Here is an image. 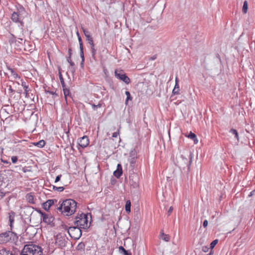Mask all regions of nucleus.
Segmentation results:
<instances>
[{
    "label": "nucleus",
    "mask_w": 255,
    "mask_h": 255,
    "mask_svg": "<svg viewBox=\"0 0 255 255\" xmlns=\"http://www.w3.org/2000/svg\"><path fill=\"white\" fill-rule=\"evenodd\" d=\"M77 203L73 199H68L64 201L57 209L66 216H71L76 211Z\"/></svg>",
    "instance_id": "1"
},
{
    "label": "nucleus",
    "mask_w": 255,
    "mask_h": 255,
    "mask_svg": "<svg viewBox=\"0 0 255 255\" xmlns=\"http://www.w3.org/2000/svg\"><path fill=\"white\" fill-rule=\"evenodd\" d=\"M20 255H42V250L41 247L37 245H26L21 251Z\"/></svg>",
    "instance_id": "2"
},
{
    "label": "nucleus",
    "mask_w": 255,
    "mask_h": 255,
    "mask_svg": "<svg viewBox=\"0 0 255 255\" xmlns=\"http://www.w3.org/2000/svg\"><path fill=\"white\" fill-rule=\"evenodd\" d=\"M193 154L191 152H187L184 154L181 155L180 158L177 161V166L180 168H184L185 166H188V169L192 162Z\"/></svg>",
    "instance_id": "3"
},
{
    "label": "nucleus",
    "mask_w": 255,
    "mask_h": 255,
    "mask_svg": "<svg viewBox=\"0 0 255 255\" xmlns=\"http://www.w3.org/2000/svg\"><path fill=\"white\" fill-rule=\"evenodd\" d=\"M17 239V235L11 231H6L0 234V244H5L9 242H15Z\"/></svg>",
    "instance_id": "4"
},
{
    "label": "nucleus",
    "mask_w": 255,
    "mask_h": 255,
    "mask_svg": "<svg viewBox=\"0 0 255 255\" xmlns=\"http://www.w3.org/2000/svg\"><path fill=\"white\" fill-rule=\"evenodd\" d=\"M74 224L81 229H88L90 225L88 223L87 215L82 213L75 218Z\"/></svg>",
    "instance_id": "5"
},
{
    "label": "nucleus",
    "mask_w": 255,
    "mask_h": 255,
    "mask_svg": "<svg viewBox=\"0 0 255 255\" xmlns=\"http://www.w3.org/2000/svg\"><path fill=\"white\" fill-rule=\"evenodd\" d=\"M68 233L69 236L75 240L79 239L82 235L81 228L77 227H70L68 229Z\"/></svg>",
    "instance_id": "6"
},
{
    "label": "nucleus",
    "mask_w": 255,
    "mask_h": 255,
    "mask_svg": "<svg viewBox=\"0 0 255 255\" xmlns=\"http://www.w3.org/2000/svg\"><path fill=\"white\" fill-rule=\"evenodd\" d=\"M41 214V219L43 222L50 226H54V219L52 216L42 212L41 210L38 211Z\"/></svg>",
    "instance_id": "7"
},
{
    "label": "nucleus",
    "mask_w": 255,
    "mask_h": 255,
    "mask_svg": "<svg viewBox=\"0 0 255 255\" xmlns=\"http://www.w3.org/2000/svg\"><path fill=\"white\" fill-rule=\"evenodd\" d=\"M115 75L117 79L123 81L127 84H128L130 82V79L122 70H116L115 71Z\"/></svg>",
    "instance_id": "8"
},
{
    "label": "nucleus",
    "mask_w": 255,
    "mask_h": 255,
    "mask_svg": "<svg viewBox=\"0 0 255 255\" xmlns=\"http://www.w3.org/2000/svg\"><path fill=\"white\" fill-rule=\"evenodd\" d=\"M67 240L66 236L59 234L56 236L55 243L59 247L63 248L66 246Z\"/></svg>",
    "instance_id": "9"
},
{
    "label": "nucleus",
    "mask_w": 255,
    "mask_h": 255,
    "mask_svg": "<svg viewBox=\"0 0 255 255\" xmlns=\"http://www.w3.org/2000/svg\"><path fill=\"white\" fill-rule=\"evenodd\" d=\"M89 144V140L88 136H83L78 139V144L82 148L87 147Z\"/></svg>",
    "instance_id": "10"
},
{
    "label": "nucleus",
    "mask_w": 255,
    "mask_h": 255,
    "mask_svg": "<svg viewBox=\"0 0 255 255\" xmlns=\"http://www.w3.org/2000/svg\"><path fill=\"white\" fill-rule=\"evenodd\" d=\"M5 173V171H0V187L5 186L8 181L7 175Z\"/></svg>",
    "instance_id": "11"
},
{
    "label": "nucleus",
    "mask_w": 255,
    "mask_h": 255,
    "mask_svg": "<svg viewBox=\"0 0 255 255\" xmlns=\"http://www.w3.org/2000/svg\"><path fill=\"white\" fill-rule=\"evenodd\" d=\"M11 19L14 22H19L22 26L23 24V22L20 20L19 12H13L11 14Z\"/></svg>",
    "instance_id": "12"
},
{
    "label": "nucleus",
    "mask_w": 255,
    "mask_h": 255,
    "mask_svg": "<svg viewBox=\"0 0 255 255\" xmlns=\"http://www.w3.org/2000/svg\"><path fill=\"white\" fill-rule=\"evenodd\" d=\"M54 200L53 199L48 200L46 202L43 203V208L46 211H48L50 208L54 204Z\"/></svg>",
    "instance_id": "13"
},
{
    "label": "nucleus",
    "mask_w": 255,
    "mask_h": 255,
    "mask_svg": "<svg viewBox=\"0 0 255 255\" xmlns=\"http://www.w3.org/2000/svg\"><path fill=\"white\" fill-rule=\"evenodd\" d=\"M122 172V167L121 164H118L117 170L114 172V175L118 178L121 176Z\"/></svg>",
    "instance_id": "14"
},
{
    "label": "nucleus",
    "mask_w": 255,
    "mask_h": 255,
    "mask_svg": "<svg viewBox=\"0 0 255 255\" xmlns=\"http://www.w3.org/2000/svg\"><path fill=\"white\" fill-rule=\"evenodd\" d=\"M26 200L30 203L34 204V196L32 194V193H28L26 195Z\"/></svg>",
    "instance_id": "15"
},
{
    "label": "nucleus",
    "mask_w": 255,
    "mask_h": 255,
    "mask_svg": "<svg viewBox=\"0 0 255 255\" xmlns=\"http://www.w3.org/2000/svg\"><path fill=\"white\" fill-rule=\"evenodd\" d=\"M160 238L164 241L168 242L170 240V237L169 235L165 234L162 231L160 233Z\"/></svg>",
    "instance_id": "16"
},
{
    "label": "nucleus",
    "mask_w": 255,
    "mask_h": 255,
    "mask_svg": "<svg viewBox=\"0 0 255 255\" xmlns=\"http://www.w3.org/2000/svg\"><path fill=\"white\" fill-rule=\"evenodd\" d=\"M8 70L10 72L11 76L13 77L14 79H16L18 78H19L18 74L16 73V72L13 69L8 67Z\"/></svg>",
    "instance_id": "17"
},
{
    "label": "nucleus",
    "mask_w": 255,
    "mask_h": 255,
    "mask_svg": "<svg viewBox=\"0 0 255 255\" xmlns=\"http://www.w3.org/2000/svg\"><path fill=\"white\" fill-rule=\"evenodd\" d=\"M33 144L34 145L37 146L38 147L42 148L45 145V142L44 140H40L38 142H34Z\"/></svg>",
    "instance_id": "18"
},
{
    "label": "nucleus",
    "mask_w": 255,
    "mask_h": 255,
    "mask_svg": "<svg viewBox=\"0 0 255 255\" xmlns=\"http://www.w3.org/2000/svg\"><path fill=\"white\" fill-rule=\"evenodd\" d=\"M0 254L2 255H14V254L9 251L5 249H3L0 251Z\"/></svg>",
    "instance_id": "19"
},
{
    "label": "nucleus",
    "mask_w": 255,
    "mask_h": 255,
    "mask_svg": "<svg viewBox=\"0 0 255 255\" xmlns=\"http://www.w3.org/2000/svg\"><path fill=\"white\" fill-rule=\"evenodd\" d=\"M231 133H232L233 135H234L235 138L239 140V136L238 135V131L236 129L232 128L229 131Z\"/></svg>",
    "instance_id": "20"
},
{
    "label": "nucleus",
    "mask_w": 255,
    "mask_h": 255,
    "mask_svg": "<svg viewBox=\"0 0 255 255\" xmlns=\"http://www.w3.org/2000/svg\"><path fill=\"white\" fill-rule=\"evenodd\" d=\"M179 83H176L174 86V88L172 91L173 94L174 95L175 94H179Z\"/></svg>",
    "instance_id": "21"
},
{
    "label": "nucleus",
    "mask_w": 255,
    "mask_h": 255,
    "mask_svg": "<svg viewBox=\"0 0 255 255\" xmlns=\"http://www.w3.org/2000/svg\"><path fill=\"white\" fill-rule=\"evenodd\" d=\"M130 206H131L130 201L129 200L127 201L126 206H125V210L127 212L129 213L130 212Z\"/></svg>",
    "instance_id": "22"
},
{
    "label": "nucleus",
    "mask_w": 255,
    "mask_h": 255,
    "mask_svg": "<svg viewBox=\"0 0 255 255\" xmlns=\"http://www.w3.org/2000/svg\"><path fill=\"white\" fill-rule=\"evenodd\" d=\"M63 93H64V95L65 96V98L66 101L67 96H69L70 94V91H69V90L66 87V86H65L64 88H63Z\"/></svg>",
    "instance_id": "23"
},
{
    "label": "nucleus",
    "mask_w": 255,
    "mask_h": 255,
    "mask_svg": "<svg viewBox=\"0 0 255 255\" xmlns=\"http://www.w3.org/2000/svg\"><path fill=\"white\" fill-rule=\"evenodd\" d=\"M130 185L134 188H137L138 186V182L136 181H134L133 179H130Z\"/></svg>",
    "instance_id": "24"
},
{
    "label": "nucleus",
    "mask_w": 255,
    "mask_h": 255,
    "mask_svg": "<svg viewBox=\"0 0 255 255\" xmlns=\"http://www.w3.org/2000/svg\"><path fill=\"white\" fill-rule=\"evenodd\" d=\"M89 43V44L91 46V52H92V56H94V55L96 53V50L95 49V47H94V42L92 41L91 43Z\"/></svg>",
    "instance_id": "25"
},
{
    "label": "nucleus",
    "mask_w": 255,
    "mask_h": 255,
    "mask_svg": "<svg viewBox=\"0 0 255 255\" xmlns=\"http://www.w3.org/2000/svg\"><path fill=\"white\" fill-rule=\"evenodd\" d=\"M125 94L127 96V99L126 100L125 103L126 105H128V100H131L132 98L130 96V93L128 91H126Z\"/></svg>",
    "instance_id": "26"
},
{
    "label": "nucleus",
    "mask_w": 255,
    "mask_h": 255,
    "mask_svg": "<svg viewBox=\"0 0 255 255\" xmlns=\"http://www.w3.org/2000/svg\"><path fill=\"white\" fill-rule=\"evenodd\" d=\"M59 79H60L61 85L62 86V88H64V87L66 85H65V82L64 81V79H63L62 75L60 72L59 74Z\"/></svg>",
    "instance_id": "27"
},
{
    "label": "nucleus",
    "mask_w": 255,
    "mask_h": 255,
    "mask_svg": "<svg viewBox=\"0 0 255 255\" xmlns=\"http://www.w3.org/2000/svg\"><path fill=\"white\" fill-rule=\"evenodd\" d=\"M248 2L247 1H245L244 2L243 6V12L244 13H246L248 10Z\"/></svg>",
    "instance_id": "28"
},
{
    "label": "nucleus",
    "mask_w": 255,
    "mask_h": 255,
    "mask_svg": "<svg viewBox=\"0 0 255 255\" xmlns=\"http://www.w3.org/2000/svg\"><path fill=\"white\" fill-rule=\"evenodd\" d=\"M45 92L46 93H49L52 95L53 99H54L55 97L57 96V94H56V91L45 90Z\"/></svg>",
    "instance_id": "29"
},
{
    "label": "nucleus",
    "mask_w": 255,
    "mask_h": 255,
    "mask_svg": "<svg viewBox=\"0 0 255 255\" xmlns=\"http://www.w3.org/2000/svg\"><path fill=\"white\" fill-rule=\"evenodd\" d=\"M22 86H23L24 89V93H25L26 95H27L28 93V86L26 85L25 82H22Z\"/></svg>",
    "instance_id": "30"
},
{
    "label": "nucleus",
    "mask_w": 255,
    "mask_h": 255,
    "mask_svg": "<svg viewBox=\"0 0 255 255\" xmlns=\"http://www.w3.org/2000/svg\"><path fill=\"white\" fill-rule=\"evenodd\" d=\"M102 107V104L99 103L98 105L94 104H92V107L94 110H96L97 108H100Z\"/></svg>",
    "instance_id": "31"
},
{
    "label": "nucleus",
    "mask_w": 255,
    "mask_h": 255,
    "mask_svg": "<svg viewBox=\"0 0 255 255\" xmlns=\"http://www.w3.org/2000/svg\"><path fill=\"white\" fill-rule=\"evenodd\" d=\"M218 242V240L217 239L214 240L211 244H210V248L211 249H213L214 247L217 245V244Z\"/></svg>",
    "instance_id": "32"
},
{
    "label": "nucleus",
    "mask_w": 255,
    "mask_h": 255,
    "mask_svg": "<svg viewBox=\"0 0 255 255\" xmlns=\"http://www.w3.org/2000/svg\"><path fill=\"white\" fill-rule=\"evenodd\" d=\"M85 248V245L83 243H80L78 244L77 246V249L78 250H82L83 249Z\"/></svg>",
    "instance_id": "33"
},
{
    "label": "nucleus",
    "mask_w": 255,
    "mask_h": 255,
    "mask_svg": "<svg viewBox=\"0 0 255 255\" xmlns=\"http://www.w3.org/2000/svg\"><path fill=\"white\" fill-rule=\"evenodd\" d=\"M80 57L82 58V61H84V51H83V48H80Z\"/></svg>",
    "instance_id": "34"
},
{
    "label": "nucleus",
    "mask_w": 255,
    "mask_h": 255,
    "mask_svg": "<svg viewBox=\"0 0 255 255\" xmlns=\"http://www.w3.org/2000/svg\"><path fill=\"white\" fill-rule=\"evenodd\" d=\"M188 137L193 139L196 138V135L194 133L190 132L189 135H188Z\"/></svg>",
    "instance_id": "35"
},
{
    "label": "nucleus",
    "mask_w": 255,
    "mask_h": 255,
    "mask_svg": "<svg viewBox=\"0 0 255 255\" xmlns=\"http://www.w3.org/2000/svg\"><path fill=\"white\" fill-rule=\"evenodd\" d=\"M9 222H10V227H11L12 224L14 221V216L10 215L9 216Z\"/></svg>",
    "instance_id": "36"
},
{
    "label": "nucleus",
    "mask_w": 255,
    "mask_h": 255,
    "mask_svg": "<svg viewBox=\"0 0 255 255\" xmlns=\"http://www.w3.org/2000/svg\"><path fill=\"white\" fill-rule=\"evenodd\" d=\"M86 39L88 41V43H91L92 41H93V38L92 37L91 35L86 36Z\"/></svg>",
    "instance_id": "37"
},
{
    "label": "nucleus",
    "mask_w": 255,
    "mask_h": 255,
    "mask_svg": "<svg viewBox=\"0 0 255 255\" xmlns=\"http://www.w3.org/2000/svg\"><path fill=\"white\" fill-rule=\"evenodd\" d=\"M119 249L121 254H123L124 253H126L127 250H126L123 247L120 246Z\"/></svg>",
    "instance_id": "38"
},
{
    "label": "nucleus",
    "mask_w": 255,
    "mask_h": 255,
    "mask_svg": "<svg viewBox=\"0 0 255 255\" xmlns=\"http://www.w3.org/2000/svg\"><path fill=\"white\" fill-rule=\"evenodd\" d=\"M78 39V41L79 42L80 48H83V43H82V38H81V36H79Z\"/></svg>",
    "instance_id": "39"
},
{
    "label": "nucleus",
    "mask_w": 255,
    "mask_h": 255,
    "mask_svg": "<svg viewBox=\"0 0 255 255\" xmlns=\"http://www.w3.org/2000/svg\"><path fill=\"white\" fill-rule=\"evenodd\" d=\"M11 161L13 163H15L17 161V157L16 156H13L11 157Z\"/></svg>",
    "instance_id": "40"
},
{
    "label": "nucleus",
    "mask_w": 255,
    "mask_h": 255,
    "mask_svg": "<svg viewBox=\"0 0 255 255\" xmlns=\"http://www.w3.org/2000/svg\"><path fill=\"white\" fill-rule=\"evenodd\" d=\"M83 31L84 32L85 36L90 35V32L88 30H87L83 28Z\"/></svg>",
    "instance_id": "41"
},
{
    "label": "nucleus",
    "mask_w": 255,
    "mask_h": 255,
    "mask_svg": "<svg viewBox=\"0 0 255 255\" xmlns=\"http://www.w3.org/2000/svg\"><path fill=\"white\" fill-rule=\"evenodd\" d=\"M67 61L70 63L71 66H74V63L72 61V60L70 59V56L67 58Z\"/></svg>",
    "instance_id": "42"
},
{
    "label": "nucleus",
    "mask_w": 255,
    "mask_h": 255,
    "mask_svg": "<svg viewBox=\"0 0 255 255\" xmlns=\"http://www.w3.org/2000/svg\"><path fill=\"white\" fill-rule=\"evenodd\" d=\"M209 248L207 246H204L202 247V251L206 253L209 251Z\"/></svg>",
    "instance_id": "43"
},
{
    "label": "nucleus",
    "mask_w": 255,
    "mask_h": 255,
    "mask_svg": "<svg viewBox=\"0 0 255 255\" xmlns=\"http://www.w3.org/2000/svg\"><path fill=\"white\" fill-rule=\"evenodd\" d=\"M22 171L25 173V172H29V171H31L30 170L28 169L27 167H23L22 169Z\"/></svg>",
    "instance_id": "44"
},
{
    "label": "nucleus",
    "mask_w": 255,
    "mask_h": 255,
    "mask_svg": "<svg viewBox=\"0 0 255 255\" xmlns=\"http://www.w3.org/2000/svg\"><path fill=\"white\" fill-rule=\"evenodd\" d=\"M62 175H58L56 177V179H55V182L56 183L58 181H60V179H61V177Z\"/></svg>",
    "instance_id": "45"
},
{
    "label": "nucleus",
    "mask_w": 255,
    "mask_h": 255,
    "mask_svg": "<svg viewBox=\"0 0 255 255\" xmlns=\"http://www.w3.org/2000/svg\"><path fill=\"white\" fill-rule=\"evenodd\" d=\"M119 135V131H116V132H115L113 133V135L112 136L113 137H117Z\"/></svg>",
    "instance_id": "46"
},
{
    "label": "nucleus",
    "mask_w": 255,
    "mask_h": 255,
    "mask_svg": "<svg viewBox=\"0 0 255 255\" xmlns=\"http://www.w3.org/2000/svg\"><path fill=\"white\" fill-rule=\"evenodd\" d=\"M5 196V193L0 190V199H2Z\"/></svg>",
    "instance_id": "47"
},
{
    "label": "nucleus",
    "mask_w": 255,
    "mask_h": 255,
    "mask_svg": "<svg viewBox=\"0 0 255 255\" xmlns=\"http://www.w3.org/2000/svg\"><path fill=\"white\" fill-rule=\"evenodd\" d=\"M172 211H173V207L171 206L169 208L168 211V216H169L170 215V214L172 213Z\"/></svg>",
    "instance_id": "48"
},
{
    "label": "nucleus",
    "mask_w": 255,
    "mask_h": 255,
    "mask_svg": "<svg viewBox=\"0 0 255 255\" xmlns=\"http://www.w3.org/2000/svg\"><path fill=\"white\" fill-rule=\"evenodd\" d=\"M208 221L207 220H205L203 222V226L204 228H206L208 225Z\"/></svg>",
    "instance_id": "49"
},
{
    "label": "nucleus",
    "mask_w": 255,
    "mask_h": 255,
    "mask_svg": "<svg viewBox=\"0 0 255 255\" xmlns=\"http://www.w3.org/2000/svg\"><path fill=\"white\" fill-rule=\"evenodd\" d=\"M64 188L63 187H58L57 191L59 192H62L64 190Z\"/></svg>",
    "instance_id": "50"
},
{
    "label": "nucleus",
    "mask_w": 255,
    "mask_h": 255,
    "mask_svg": "<svg viewBox=\"0 0 255 255\" xmlns=\"http://www.w3.org/2000/svg\"><path fill=\"white\" fill-rule=\"evenodd\" d=\"M57 188H58V187H56L54 185H53L52 186V189L54 191H57Z\"/></svg>",
    "instance_id": "51"
},
{
    "label": "nucleus",
    "mask_w": 255,
    "mask_h": 255,
    "mask_svg": "<svg viewBox=\"0 0 255 255\" xmlns=\"http://www.w3.org/2000/svg\"><path fill=\"white\" fill-rule=\"evenodd\" d=\"M123 255H131V254L129 253H128V252L127 251L126 253H124L123 254Z\"/></svg>",
    "instance_id": "52"
},
{
    "label": "nucleus",
    "mask_w": 255,
    "mask_h": 255,
    "mask_svg": "<svg viewBox=\"0 0 255 255\" xmlns=\"http://www.w3.org/2000/svg\"><path fill=\"white\" fill-rule=\"evenodd\" d=\"M194 140V143H197L198 140L197 138V137H196V138H194V139H193Z\"/></svg>",
    "instance_id": "53"
},
{
    "label": "nucleus",
    "mask_w": 255,
    "mask_h": 255,
    "mask_svg": "<svg viewBox=\"0 0 255 255\" xmlns=\"http://www.w3.org/2000/svg\"><path fill=\"white\" fill-rule=\"evenodd\" d=\"M8 90L9 91H10L11 92H13L14 91L12 89L11 87H9V88L8 89Z\"/></svg>",
    "instance_id": "54"
},
{
    "label": "nucleus",
    "mask_w": 255,
    "mask_h": 255,
    "mask_svg": "<svg viewBox=\"0 0 255 255\" xmlns=\"http://www.w3.org/2000/svg\"><path fill=\"white\" fill-rule=\"evenodd\" d=\"M179 82V80H178V78L176 77V78H175V84L176 83H178Z\"/></svg>",
    "instance_id": "55"
},
{
    "label": "nucleus",
    "mask_w": 255,
    "mask_h": 255,
    "mask_svg": "<svg viewBox=\"0 0 255 255\" xmlns=\"http://www.w3.org/2000/svg\"><path fill=\"white\" fill-rule=\"evenodd\" d=\"M213 254V252L211 251L209 254H207V255H212Z\"/></svg>",
    "instance_id": "56"
},
{
    "label": "nucleus",
    "mask_w": 255,
    "mask_h": 255,
    "mask_svg": "<svg viewBox=\"0 0 255 255\" xmlns=\"http://www.w3.org/2000/svg\"><path fill=\"white\" fill-rule=\"evenodd\" d=\"M71 49H69V55L70 56H71Z\"/></svg>",
    "instance_id": "57"
},
{
    "label": "nucleus",
    "mask_w": 255,
    "mask_h": 255,
    "mask_svg": "<svg viewBox=\"0 0 255 255\" xmlns=\"http://www.w3.org/2000/svg\"><path fill=\"white\" fill-rule=\"evenodd\" d=\"M77 35L78 38L79 37V36H80L78 32H77Z\"/></svg>",
    "instance_id": "58"
},
{
    "label": "nucleus",
    "mask_w": 255,
    "mask_h": 255,
    "mask_svg": "<svg viewBox=\"0 0 255 255\" xmlns=\"http://www.w3.org/2000/svg\"><path fill=\"white\" fill-rule=\"evenodd\" d=\"M20 9L22 11V10H24V8L22 6L21 8H20Z\"/></svg>",
    "instance_id": "59"
},
{
    "label": "nucleus",
    "mask_w": 255,
    "mask_h": 255,
    "mask_svg": "<svg viewBox=\"0 0 255 255\" xmlns=\"http://www.w3.org/2000/svg\"><path fill=\"white\" fill-rule=\"evenodd\" d=\"M155 58H156V57H153L151 58L152 60H154V59H155Z\"/></svg>",
    "instance_id": "60"
},
{
    "label": "nucleus",
    "mask_w": 255,
    "mask_h": 255,
    "mask_svg": "<svg viewBox=\"0 0 255 255\" xmlns=\"http://www.w3.org/2000/svg\"><path fill=\"white\" fill-rule=\"evenodd\" d=\"M2 161L4 163H7V162L6 161H4L3 160H2Z\"/></svg>",
    "instance_id": "61"
}]
</instances>
